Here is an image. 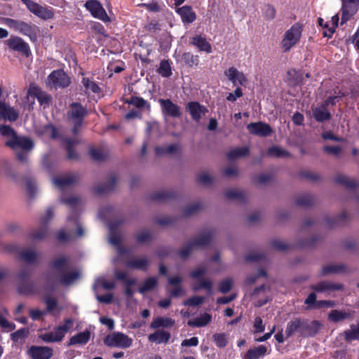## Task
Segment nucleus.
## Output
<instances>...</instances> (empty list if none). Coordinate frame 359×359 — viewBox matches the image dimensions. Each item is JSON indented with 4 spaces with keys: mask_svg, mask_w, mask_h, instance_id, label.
<instances>
[{
    "mask_svg": "<svg viewBox=\"0 0 359 359\" xmlns=\"http://www.w3.org/2000/svg\"><path fill=\"white\" fill-rule=\"evenodd\" d=\"M344 287L341 283H334L331 281H321L316 285H312L311 288L318 292H327L330 293L332 292L341 290Z\"/></svg>",
    "mask_w": 359,
    "mask_h": 359,
    "instance_id": "23",
    "label": "nucleus"
},
{
    "mask_svg": "<svg viewBox=\"0 0 359 359\" xmlns=\"http://www.w3.org/2000/svg\"><path fill=\"white\" fill-rule=\"evenodd\" d=\"M4 43L10 50L20 53L27 57L31 54L29 44L19 36H11L4 41Z\"/></svg>",
    "mask_w": 359,
    "mask_h": 359,
    "instance_id": "12",
    "label": "nucleus"
},
{
    "mask_svg": "<svg viewBox=\"0 0 359 359\" xmlns=\"http://www.w3.org/2000/svg\"><path fill=\"white\" fill-rule=\"evenodd\" d=\"M158 102L161 106V110L164 117L170 116L172 118H178L181 116L180 107L173 103L170 99H159Z\"/></svg>",
    "mask_w": 359,
    "mask_h": 359,
    "instance_id": "16",
    "label": "nucleus"
},
{
    "mask_svg": "<svg viewBox=\"0 0 359 359\" xmlns=\"http://www.w3.org/2000/svg\"><path fill=\"white\" fill-rule=\"evenodd\" d=\"M104 343L109 347L127 348L131 346L133 339L122 332H115L106 336Z\"/></svg>",
    "mask_w": 359,
    "mask_h": 359,
    "instance_id": "9",
    "label": "nucleus"
},
{
    "mask_svg": "<svg viewBox=\"0 0 359 359\" xmlns=\"http://www.w3.org/2000/svg\"><path fill=\"white\" fill-rule=\"evenodd\" d=\"M124 222V220L122 219H116L114 222L109 223L108 227L109 229V243L114 245L117 247L118 253L119 255H123L125 252V250L120 246L121 243V235L117 232V229L119 226H121Z\"/></svg>",
    "mask_w": 359,
    "mask_h": 359,
    "instance_id": "13",
    "label": "nucleus"
},
{
    "mask_svg": "<svg viewBox=\"0 0 359 359\" xmlns=\"http://www.w3.org/2000/svg\"><path fill=\"white\" fill-rule=\"evenodd\" d=\"M149 260L147 257H135L130 259L126 266L131 269L147 271Z\"/></svg>",
    "mask_w": 359,
    "mask_h": 359,
    "instance_id": "32",
    "label": "nucleus"
},
{
    "mask_svg": "<svg viewBox=\"0 0 359 359\" xmlns=\"http://www.w3.org/2000/svg\"><path fill=\"white\" fill-rule=\"evenodd\" d=\"M180 147L177 144H172L164 147H156V152L158 155L175 154Z\"/></svg>",
    "mask_w": 359,
    "mask_h": 359,
    "instance_id": "45",
    "label": "nucleus"
},
{
    "mask_svg": "<svg viewBox=\"0 0 359 359\" xmlns=\"http://www.w3.org/2000/svg\"><path fill=\"white\" fill-rule=\"evenodd\" d=\"M97 285H101L103 288L106 290H112L115 287V283L111 280H107L104 278H99L95 280V283L93 285L95 288Z\"/></svg>",
    "mask_w": 359,
    "mask_h": 359,
    "instance_id": "56",
    "label": "nucleus"
},
{
    "mask_svg": "<svg viewBox=\"0 0 359 359\" xmlns=\"http://www.w3.org/2000/svg\"><path fill=\"white\" fill-rule=\"evenodd\" d=\"M212 283L210 280H206L204 278L200 279L198 282L193 285V290L194 291L200 290L203 288L205 289L208 294H212Z\"/></svg>",
    "mask_w": 359,
    "mask_h": 359,
    "instance_id": "44",
    "label": "nucleus"
},
{
    "mask_svg": "<svg viewBox=\"0 0 359 359\" xmlns=\"http://www.w3.org/2000/svg\"><path fill=\"white\" fill-rule=\"evenodd\" d=\"M334 181L350 191L354 190L358 187V183L355 179L341 174L337 175L334 178Z\"/></svg>",
    "mask_w": 359,
    "mask_h": 359,
    "instance_id": "31",
    "label": "nucleus"
},
{
    "mask_svg": "<svg viewBox=\"0 0 359 359\" xmlns=\"http://www.w3.org/2000/svg\"><path fill=\"white\" fill-rule=\"evenodd\" d=\"M318 325L316 320L309 322L305 319L295 318L287 324L286 337L290 338L295 334L300 337H313L317 333Z\"/></svg>",
    "mask_w": 359,
    "mask_h": 359,
    "instance_id": "3",
    "label": "nucleus"
},
{
    "mask_svg": "<svg viewBox=\"0 0 359 359\" xmlns=\"http://www.w3.org/2000/svg\"><path fill=\"white\" fill-rule=\"evenodd\" d=\"M247 129L251 134L260 137H267L272 133L271 126L263 122L250 123L247 126Z\"/></svg>",
    "mask_w": 359,
    "mask_h": 359,
    "instance_id": "22",
    "label": "nucleus"
},
{
    "mask_svg": "<svg viewBox=\"0 0 359 359\" xmlns=\"http://www.w3.org/2000/svg\"><path fill=\"white\" fill-rule=\"evenodd\" d=\"M212 320V316L209 313H205L198 317L188 321V325L191 327H201L206 326Z\"/></svg>",
    "mask_w": 359,
    "mask_h": 359,
    "instance_id": "35",
    "label": "nucleus"
},
{
    "mask_svg": "<svg viewBox=\"0 0 359 359\" xmlns=\"http://www.w3.org/2000/svg\"><path fill=\"white\" fill-rule=\"evenodd\" d=\"M268 347L264 345H259L257 347L250 348L243 356V359H259L269 354Z\"/></svg>",
    "mask_w": 359,
    "mask_h": 359,
    "instance_id": "28",
    "label": "nucleus"
},
{
    "mask_svg": "<svg viewBox=\"0 0 359 359\" xmlns=\"http://www.w3.org/2000/svg\"><path fill=\"white\" fill-rule=\"evenodd\" d=\"M242 96H243L242 90H241V88L239 86H238V87H236V88L235 89L233 93H230L227 95L226 100L228 101L233 102L237 100V98H239Z\"/></svg>",
    "mask_w": 359,
    "mask_h": 359,
    "instance_id": "64",
    "label": "nucleus"
},
{
    "mask_svg": "<svg viewBox=\"0 0 359 359\" xmlns=\"http://www.w3.org/2000/svg\"><path fill=\"white\" fill-rule=\"evenodd\" d=\"M198 182L204 185H208L213 182V177L208 173L203 172L198 176Z\"/></svg>",
    "mask_w": 359,
    "mask_h": 359,
    "instance_id": "63",
    "label": "nucleus"
},
{
    "mask_svg": "<svg viewBox=\"0 0 359 359\" xmlns=\"http://www.w3.org/2000/svg\"><path fill=\"white\" fill-rule=\"evenodd\" d=\"M48 84L55 88H65L70 81L68 76L62 70L53 71L48 77Z\"/></svg>",
    "mask_w": 359,
    "mask_h": 359,
    "instance_id": "17",
    "label": "nucleus"
},
{
    "mask_svg": "<svg viewBox=\"0 0 359 359\" xmlns=\"http://www.w3.org/2000/svg\"><path fill=\"white\" fill-rule=\"evenodd\" d=\"M346 219V215L345 212L341 213V215L335 218L333 221L331 220V219H327V224L331 226H341L344 224Z\"/></svg>",
    "mask_w": 359,
    "mask_h": 359,
    "instance_id": "57",
    "label": "nucleus"
},
{
    "mask_svg": "<svg viewBox=\"0 0 359 359\" xmlns=\"http://www.w3.org/2000/svg\"><path fill=\"white\" fill-rule=\"evenodd\" d=\"M85 7L94 17L104 22L109 20L105 10L98 1L88 0L86 2Z\"/></svg>",
    "mask_w": 359,
    "mask_h": 359,
    "instance_id": "19",
    "label": "nucleus"
},
{
    "mask_svg": "<svg viewBox=\"0 0 359 359\" xmlns=\"http://www.w3.org/2000/svg\"><path fill=\"white\" fill-rule=\"evenodd\" d=\"M73 326V319L66 318L62 325L55 327L51 332L41 334L39 338L46 343L60 342Z\"/></svg>",
    "mask_w": 359,
    "mask_h": 359,
    "instance_id": "6",
    "label": "nucleus"
},
{
    "mask_svg": "<svg viewBox=\"0 0 359 359\" xmlns=\"http://www.w3.org/2000/svg\"><path fill=\"white\" fill-rule=\"evenodd\" d=\"M175 325V320L170 318L158 317L151 322L150 327L153 329L170 327Z\"/></svg>",
    "mask_w": 359,
    "mask_h": 359,
    "instance_id": "40",
    "label": "nucleus"
},
{
    "mask_svg": "<svg viewBox=\"0 0 359 359\" xmlns=\"http://www.w3.org/2000/svg\"><path fill=\"white\" fill-rule=\"evenodd\" d=\"M341 24L346 22L358 11L359 0H341Z\"/></svg>",
    "mask_w": 359,
    "mask_h": 359,
    "instance_id": "18",
    "label": "nucleus"
},
{
    "mask_svg": "<svg viewBox=\"0 0 359 359\" xmlns=\"http://www.w3.org/2000/svg\"><path fill=\"white\" fill-rule=\"evenodd\" d=\"M296 205L301 207H309L314 203V198L310 194H302L296 199Z\"/></svg>",
    "mask_w": 359,
    "mask_h": 359,
    "instance_id": "46",
    "label": "nucleus"
},
{
    "mask_svg": "<svg viewBox=\"0 0 359 359\" xmlns=\"http://www.w3.org/2000/svg\"><path fill=\"white\" fill-rule=\"evenodd\" d=\"M158 72L163 77H169L172 74L171 67L168 60H162L161 62Z\"/></svg>",
    "mask_w": 359,
    "mask_h": 359,
    "instance_id": "50",
    "label": "nucleus"
},
{
    "mask_svg": "<svg viewBox=\"0 0 359 359\" xmlns=\"http://www.w3.org/2000/svg\"><path fill=\"white\" fill-rule=\"evenodd\" d=\"M51 266L58 276V282L63 285L69 286L80 278L79 271L72 270L68 257L62 256L55 259Z\"/></svg>",
    "mask_w": 359,
    "mask_h": 359,
    "instance_id": "2",
    "label": "nucleus"
},
{
    "mask_svg": "<svg viewBox=\"0 0 359 359\" xmlns=\"http://www.w3.org/2000/svg\"><path fill=\"white\" fill-rule=\"evenodd\" d=\"M6 145L11 148L16 154L18 159L22 163L27 162V151L34 147V142L29 138L18 136L9 139L6 142Z\"/></svg>",
    "mask_w": 359,
    "mask_h": 359,
    "instance_id": "4",
    "label": "nucleus"
},
{
    "mask_svg": "<svg viewBox=\"0 0 359 359\" xmlns=\"http://www.w3.org/2000/svg\"><path fill=\"white\" fill-rule=\"evenodd\" d=\"M217 346L219 348H224L227 344L226 335L224 333H216L212 337Z\"/></svg>",
    "mask_w": 359,
    "mask_h": 359,
    "instance_id": "54",
    "label": "nucleus"
},
{
    "mask_svg": "<svg viewBox=\"0 0 359 359\" xmlns=\"http://www.w3.org/2000/svg\"><path fill=\"white\" fill-rule=\"evenodd\" d=\"M6 25L13 28L14 30L27 36L32 41L36 40V26L26 23L23 21L16 20L11 18L6 19Z\"/></svg>",
    "mask_w": 359,
    "mask_h": 359,
    "instance_id": "11",
    "label": "nucleus"
},
{
    "mask_svg": "<svg viewBox=\"0 0 359 359\" xmlns=\"http://www.w3.org/2000/svg\"><path fill=\"white\" fill-rule=\"evenodd\" d=\"M347 267L342 264H328L325 266L321 271L322 276H327L332 273H340L346 272Z\"/></svg>",
    "mask_w": 359,
    "mask_h": 359,
    "instance_id": "38",
    "label": "nucleus"
},
{
    "mask_svg": "<svg viewBox=\"0 0 359 359\" xmlns=\"http://www.w3.org/2000/svg\"><path fill=\"white\" fill-rule=\"evenodd\" d=\"M345 337L347 341L359 339V323L356 325H351V329L345 332Z\"/></svg>",
    "mask_w": 359,
    "mask_h": 359,
    "instance_id": "51",
    "label": "nucleus"
},
{
    "mask_svg": "<svg viewBox=\"0 0 359 359\" xmlns=\"http://www.w3.org/2000/svg\"><path fill=\"white\" fill-rule=\"evenodd\" d=\"M176 11L184 24L192 23L196 18V15L190 6L186 5L178 8Z\"/></svg>",
    "mask_w": 359,
    "mask_h": 359,
    "instance_id": "27",
    "label": "nucleus"
},
{
    "mask_svg": "<svg viewBox=\"0 0 359 359\" xmlns=\"http://www.w3.org/2000/svg\"><path fill=\"white\" fill-rule=\"evenodd\" d=\"M249 149L247 147H238L231 150L228 154L229 160H236L237 158L246 156L249 154Z\"/></svg>",
    "mask_w": 359,
    "mask_h": 359,
    "instance_id": "43",
    "label": "nucleus"
},
{
    "mask_svg": "<svg viewBox=\"0 0 359 359\" xmlns=\"http://www.w3.org/2000/svg\"><path fill=\"white\" fill-rule=\"evenodd\" d=\"M90 157L97 161H101L106 158V155L100 149L92 148L89 151Z\"/></svg>",
    "mask_w": 359,
    "mask_h": 359,
    "instance_id": "58",
    "label": "nucleus"
},
{
    "mask_svg": "<svg viewBox=\"0 0 359 359\" xmlns=\"http://www.w3.org/2000/svg\"><path fill=\"white\" fill-rule=\"evenodd\" d=\"M205 297L200 296H194L188 299L184 302L185 306H195L203 303Z\"/></svg>",
    "mask_w": 359,
    "mask_h": 359,
    "instance_id": "60",
    "label": "nucleus"
},
{
    "mask_svg": "<svg viewBox=\"0 0 359 359\" xmlns=\"http://www.w3.org/2000/svg\"><path fill=\"white\" fill-rule=\"evenodd\" d=\"M174 197V194L172 191H161L153 194L151 196L152 200L158 201H165Z\"/></svg>",
    "mask_w": 359,
    "mask_h": 359,
    "instance_id": "48",
    "label": "nucleus"
},
{
    "mask_svg": "<svg viewBox=\"0 0 359 359\" xmlns=\"http://www.w3.org/2000/svg\"><path fill=\"white\" fill-rule=\"evenodd\" d=\"M19 116L18 111L5 102L0 100V118L15 121Z\"/></svg>",
    "mask_w": 359,
    "mask_h": 359,
    "instance_id": "25",
    "label": "nucleus"
},
{
    "mask_svg": "<svg viewBox=\"0 0 359 359\" xmlns=\"http://www.w3.org/2000/svg\"><path fill=\"white\" fill-rule=\"evenodd\" d=\"M225 196L229 199H236L239 201H245V194L243 191L237 189H229L226 191Z\"/></svg>",
    "mask_w": 359,
    "mask_h": 359,
    "instance_id": "49",
    "label": "nucleus"
},
{
    "mask_svg": "<svg viewBox=\"0 0 359 359\" xmlns=\"http://www.w3.org/2000/svg\"><path fill=\"white\" fill-rule=\"evenodd\" d=\"M191 43L195 46L200 51H204L207 53L212 52V46L206 39L200 35L192 37Z\"/></svg>",
    "mask_w": 359,
    "mask_h": 359,
    "instance_id": "30",
    "label": "nucleus"
},
{
    "mask_svg": "<svg viewBox=\"0 0 359 359\" xmlns=\"http://www.w3.org/2000/svg\"><path fill=\"white\" fill-rule=\"evenodd\" d=\"M129 103L134 105L135 107H136L137 108L147 109H149V108H150L149 103L147 100H144L142 97H133L130 99Z\"/></svg>",
    "mask_w": 359,
    "mask_h": 359,
    "instance_id": "52",
    "label": "nucleus"
},
{
    "mask_svg": "<svg viewBox=\"0 0 359 359\" xmlns=\"http://www.w3.org/2000/svg\"><path fill=\"white\" fill-rule=\"evenodd\" d=\"M170 337L169 332L164 330H157L154 333L149 335L148 339L151 342L156 344H166Z\"/></svg>",
    "mask_w": 359,
    "mask_h": 359,
    "instance_id": "37",
    "label": "nucleus"
},
{
    "mask_svg": "<svg viewBox=\"0 0 359 359\" xmlns=\"http://www.w3.org/2000/svg\"><path fill=\"white\" fill-rule=\"evenodd\" d=\"M212 236L210 231H205L201 233L198 238L191 241L186 248L179 251V255L181 258H187L194 248H202L210 243Z\"/></svg>",
    "mask_w": 359,
    "mask_h": 359,
    "instance_id": "8",
    "label": "nucleus"
},
{
    "mask_svg": "<svg viewBox=\"0 0 359 359\" xmlns=\"http://www.w3.org/2000/svg\"><path fill=\"white\" fill-rule=\"evenodd\" d=\"M90 338V332L88 330L80 332L72 336L69 341L68 346L83 345L88 342Z\"/></svg>",
    "mask_w": 359,
    "mask_h": 359,
    "instance_id": "33",
    "label": "nucleus"
},
{
    "mask_svg": "<svg viewBox=\"0 0 359 359\" xmlns=\"http://www.w3.org/2000/svg\"><path fill=\"white\" fill-rule=\"evenodd\" d=\"M116 183V177L111 175L107 183L100 184L95 187V192L98 194L109 193L114 189Z\"/></svg>",
    "mask_w": 359,
    "mask_h": 359,
    "instance_id": "39",
    "label": "nucleus"
},
{
    "mask_svg": "<svg viewBox=\"0 0 359 359\" xmlns=\"http://www.w3.org/2000/svg\"><path fill=\"white\" fill-rule=\"evenodd\" d=\"M54 211L52 208H48L43 216L41 218V226L32 233L31 237L34 240H42L48 233V223L53 218Z\"/></svg>",
    "mask_w": 359,
    "mask_h": 359,
    "instance_id": "15",
    "label": "nucleus"
},
{
    "mask_svg": "<svg viewBox=\"0 0 359 359\" xmlns=\"http://www.w3.org/2000/svg\"><path fill=\"white\" fill-rule=\"evenodd\" d=\"M60 202L72 208V212L67 217L68 231L60 230L57 238L61 242H66L72 240L74 237H81L84 235L85 231L79 222L77 215V208L81 204V199L76 196L65 198L61 196Z\"/></svg>",
    "mask_w": 359,
    "mask_h": 359,
    "instance_id": "1",
    "label": "nucleus"
},
{
    "mask_svg": "<svg viewBox=\"0 0 359 359\" xmlns=\"http://www.w3.org/2000/svg\"><path fill=\"white\" fill-rule=\"evenodd\" d=\"M268 155L276 157H286L289 153L279 147H272L268 149Z\"/></svg>",
    "mask_w": 359,
    "mask_h": 359,
    "instance_id": "53",
    "label": "nucleus"
},
{
    "mask_svg": "<svg viewBox=\"0 0 359 359\" xmlns=\"http://www.w3.org/2000/svg\"><path fill=\"white\" fill-rule=\"evenodd\" d=\"M201 205L199 203L195 202L190 205H189L187 208L184 209V215L186 217H189L196 212L200 208Z\"/></svg>",
    "mask_w": 359,
    "mask_h": 359,
    "instance_id": "59",
    "label": "nucleus"
},
{
    "mask_svg": "<svg viewBox=\"0 0 359 359\" xmlns=\"http://www.w3.org/2000/svg\"><path fill=\"white\" fill-rule=\"evenodd\" d=\"M302 32V27L299 23L293 25L284 34L281 46L284 52H288L299 41Z\"/></svg>",
    "mask_w": 359,
    "mask_h": 359,
    "instance_id": "7",
    "label": "nucleus"
},
{
    "mask_svg": "<svg viewBox=\"0 0 359 359\" xmlns=\"http://www.w3.org/2000/svg\"><path fill=\"white\" fill-rule=\"evenodd\" d=\"M27 354L32 359H50L53 355V350L48 346H32Z\"/></svg>",
    "mask_w": 359,
    "mask_h": 359,
    "instance_id": "21",
    "label": "nucleus"
},
{
    "mask_svg": "<svg viewBox=\"0 0 359 359\" xmlns=\"http://www.w3.org/2000/svg\"><path fill=\"white\" fill-rule=\"evenodd\" d=\"M187 109L192 118L196 121H199L201 117L207 112L206 108L197 102H189Z\"/></svg>",
    "mask_w": 359,
    "mask_h": 359,
    "instance_id": "26",
    "label": "nucleus"
},
{
    "mask_svg": "<svg viewBox=\"0 0 359 359\" xmlns=\"http://www.w3.org/2000/svg\"><path fill=\"white\" fill-rule=\"evenodd\" d=\"M354 311L348 310L347 311H342L339 310H332L328 315V319L333 323H338L345 319L353 318Z\"/></svg>",
    "mask_w": 359,
    "mask_h": 359,
    "instance_id": "29",
    "label": "nucleus"
},
{
    "mask_svg": "<svg viewBox=\"0 0 359 359\" xmlns=\"http://www.w3.org/2000/svg\"><path fill=\"white\" fill-rule=\"evenodd\" d=\"M224 75L233 83L234 86H243L247 82L244 74L239 72L236 67H231L224 72Z\"/></svg>",
    "mask_w": 359,
    "mask_h": 359,
    "instance_id": "24",
    "label": "nucleus"
},
{
    "mask_svg": "<svg viewBox=\"0 0 359 359\" xmlns=\"http://www.w3.org/2000/svg\"><path fill=\"white\" fill-rule=\"evenodd\" d=\"M152 238L151 233L148 230H144L138 233L137 237V241L139 243H144Z\"/></svg>",
    "mask_w": 359,
    "mask_h": 359,
    "instance_id": "62",
    "label": "nucleus"
},
{
    "mask_svg": "<svg viewBox=\"0 0 359 359\" xmlns=\"http://www.w3.org/2000/svg\"><path fill=\"white\" fill-rule=\"evenodd\" d=\"M27 8L38 18L47 20L54 16V11L51 7L43 6L32 0H21Z\"/></svg>",
    "mask_w": 359,
    "mask_h": 359,
    "instance_id": "10",
    "label": "nucleus"
},
{
    "mask_svg": "<svg viewBox=\"0 0 359 359\" xmlns=\"http://www.w3.org/2000/svg\"><path fill=\"white\" fill-rule=\"evenodd\" d=\"M82 83L85 88L86 94H90L91 93H97L100 91V88L94 81L88 78L83 77L82 79Z\"/></svg>",
    "mask_w": 359,
    "mask_h": 359,
    "instance_id": "42",
    "label": "nucleus"
},
{
    "mask_svg": "<svg viewBox=\"0 0 359 359\" xmlns=\"http://www.w3.org/2000/svg\"><path fill=\"white\" fill-rule=\"evenodd\" d=\"M62 142L65 145L69 159H77L78 154L74 150V146L79 143L76 139L62 138Z\"/></svg>",
    "mask_w": 359,
    "mask_h": 359,
    "instance_id": "36",
    "label": "nucleus"
},
{
    "mask_svg": "<svg viewBox=\"0 0 359 359\" xmlns=\"http://www.w3.org/2000/svg\"><path fill=\"white\" fill-rule=\"evenodd\" d=\"M30 273L27 269H23L18 273V291L21 294H28L36 292L34 283L28 280Z\"/></svg>",
    "mask_w": 359,
    "mask_h": 359,
    "instance_id": "14",
    "label": "nucleus"
},
{
    "mask_svg": "<svg viewBox=\"0 0 359 359\" xmlns=\"http://www.w3.org/2000/svg\"><path fill=\"white\" fill-rule=\"evenodd\" d=\"M158 284L157 278L155 277H150L144 280V281L140 286L138 290L141 294H144L149 291L152 290L156 287Z\"/></svg>",
    "mask_w": 359,
    "mask_h": 359,
    "instance_id": "41",
    "label": "nucleus"
},
{
    "mask_svg": "<svg viewBox=\"0 0 359 359\" xmlns=\"http://www.w3.org/2000/svg\"><path fill=\"white\" fill-rule=\"evenodd\" d=\"M313 116L314 118L319 122H323L329 120L331 118V114L328 111L326 107L321 104L312 109Z\"/></svg>",
    "mask_w": 359,
    "mask_h": 359,
    "instance_id": "34",
    "label": "nucleus"
},
{
    "mask_svg": "<svg viewBox=\"0 0 359 359\" xmlns=\"http://www.w3.org/2000/svg\"><path fill=\"white\" fill-rule=\"evenodd\" d=\"M0 134L10 139L14 138L17 135L11 126L6 125H0Z\"/></svg>",
    "mask_w": 359,
    "mask_h": 359,
    "instance_id": "55",
    "label": "nucleus"
},
{
    "mask_svg": "<svg viewBox=\"0 0 359 359\" xmlns=\"http://www.w3.org/2000/svg\"><path fill=\"white\" fill-rule=\"evenodd\" d=\"M87 114L88 110L86 107H83L81 103L72 102L69 104L67 112V118L68 122L73 126L72 130L74 135L78 133Z\"/></svg>",
    "mask_w": 359,
    "mask_h": 359,
    "instance_id": "5",
    "label": "nucleus"
},
{
    "mask_svg": "<svg viewBox=\"0 0 359 359\" xmlns=\"http://www.w3.org/2000/svg\"><path fill=\"white\" fill-rule=\"evenodd\" d=\"M232 287V280L226 278L222 280L219 284V290L222 293H227Z\"/></svg>",
    "mask_w": 359,
    "mask_h": 359,
    "instance_id": "61",
    "label": "nucleus"
},
{
    "mask_svg": "<svg viewBox=\"0 0 359 359\" xmlns=\"http://www.w3.org/2000/svg\"><path fill=\"white\" fill-rule=\"evenodd\" d=\"M79 180V176L76 173H70L65 175L55 177L53 180L54 184L60 190L64 191L76 184Z\"/></svg>",
    "mask_w": 359,
    "mask_h": 359,
    "instance_id": "20",
    "label": "nucleus"
},
{
    "mask_svg": "<svg viewBox=\"0 0 359 359\" xmlns=\"http://www.w3.org/2000/svg\"><path fill=\"white\" fill-rule=\"evenodd\" d=\"M20 256L23 261L32 264L36 259L38 254L34 250L26 249L20 252Z\"/></svg>",
    "mask_w": 359,
    "mask_h": 359,
    "instance_id": "47",
    "label": "nucleus"
}]
</instances>
